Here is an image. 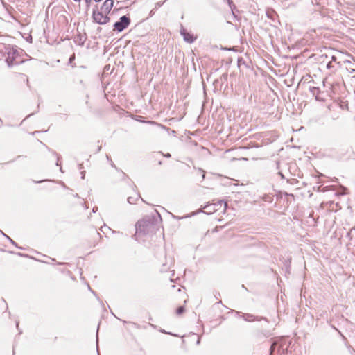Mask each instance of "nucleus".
Masks as SVG:
<instances>
[{"instance_id": "f257e3e1", "label": "nucleus", "mask_w": 355, "mask_h": 355, "mask_svg": "<svg viewBox=\"0 0 355 355\" xmlns=\"http://www.w3.org/2000/svg\"><path fill=\"white\" fill-rule=\"evenodd\" d=\"M157 220L154 217L146 216L136 223L135 236L154 234L158 230Z\"/></svg>"}, {"instance_id": "f03ea898", "label": "nucleus", "mask_w": 355, "mask_h": 355, "mask_svg": "<svg viewBox=\"0 0 355 355\" xmlns=\"http://www.w3.org/2000/svg\"><path fill=\"white\" fill-rule=\"evenodd\" d=\"M1 51L4 53L6 62L9 67L24 62V60L21 58L20 55V53H21L22 51H19L16 46L9 44L6 45L4 44H1Z\"/></svg>"}, {"instance_id": "7ed1b4c3", "label": "nucleus", "mask_w": 355, "mask_h": 355, "mask_svg": "<svg viewBox=\"0 0 355 355\" xmlns=\"http://www.w3.org/2000/svg\"><path fill=\"white\" fill-rule=\"evenodd\" d=\"M224 207V209H225L227 207V203L223 200H219L217 203H213L211 205H208L204 207L205 211H203L205 214H211L214 212L218 211L222 207Z\"/></svg>"}, {"instance_id": "20e7f679", "label": "nucleus", "mask_w": 355, "mask_h": 355, "mask_svg": "<svg viewBox=\"0 0 355 355\" xmlns=\"http://www.w3.org/2000/svg\"><path fill=\"white\" fill-rule=\"evenodd\" d=\"M103 12H100L96 10L95 9L93 10L92 17L94 21L98 24H106L110 21V17L107 16V15H103Z\"/></svg>"}, {"instance_id": "39448f33", "label": "nucleus", "mask_w": 355, "mask_h": 355, "mask_svg": "<svg viewBox=\"0 0 355 355\" xmlns=\"http://www.w3.org/2000/svg\"><path fill=\"white\" fill-rule=\"evenodd\" d=\"M130 24V17L123 15L120 17L119 21H116L114 24V28L119 32L123 31Z\"/></svg>"}, {"instance_id": "423d86ee", "label": "nucleus", "mask_w": 355, "mask_h": 355, "mask_svg": "<svg viewBox=\"0 0 355 355\" xmlns=\"http://www.w3.org/2000/svg\"><path fill=\"white\" fill-rule=\"evenodd\" d=\"M180 33L183 37L184 40L189 44H192L197 39L196 36H194L193 34L187 32L182 24L180 25Z\"/></svg>"}, {"instance_id": "0eeeda50", "label": "nucleus", "mask_w": 355, "mask_h": 355, "mask_svg": "<svg viewBox=\"0 0 355 355\" xmlns=\"http://www.w3.org/2000/svg\"><path fill=\"white\" fill-rule=\"evenodd\" d=\"M114 5L113 0H105L101 6L102 12L107 14L110 12Z\"/></svg>"}, {"instance_id": "6e6552de", "label": "nucleus", "mask_w": 355, "mask_h": 355, "mask_svg": "<svg viewBox=\"0 0 355 355\" xmlns=\"http://www.w3.org/2000/svg\"><path fill=\"white\" fill-rule=\"evenodd\" d=\"M86 39L87 37L85 35L79 33L75 37L74 42L78 45L83 46L85 44V42L86 41Z\"/></svg>"}, {"instance_id": "1a4fd4ad", "label": "nucleus", "mask_w": 355, "mask_h": 355, "mask_svg": "<svg viewBox=\"0 0 355 355\" xmlns=\"http://www.w3.org/2000/svg\"><path fill=\"white\" fill-rule=\"evenodd\" d=\"M311 93L313 94V96H315V98L317 100H319L318 94L320 93V89L318 87H312L309 89Z\"/></svg>"}, {"instance_id": "9d476101", "label": "nucleus", "mask_w": 355, "mask_h": 355, "mask_svg": "<svg viewBox=\"0 0 355 355\" xmlns=\"http://www.w3.org/2000/svg\"><path fill=\"white\" fill-rule=\"evenodd\" d=\"M242 318L245 320V321H253L255 320V317L252 315V314H249V313H245V314H243L242 315Z\"/></svg>"}, {"instance_id": "9b49d317", "label": "nucleus", "mask_w": 355, "mask_h": 355, "mask_svg": "<svg viewBox=\"0 0 355 355\" xmlns=\"http://www.w3.org/2000/svg\"><path fill=\"white\" fill-rule=\"evenodd\" d=\"M262 200L266 202H272L273 201V196L264 194L262 197Z\"/></svg>"}, {"instance_id": "f8f14e48", "label": "nucleus", "mask_w": 355, "mask_h": 355, "mask_svg": "<svg viewBox=\"0 0 355 355\" xmlns=\"http://www.w3.org/2000/svg\"><path fill=\"white\" fill-rule=\"evenodd\" d=\"M140 198L139 194H137V197H132L130 196L128 198V202L130 204H135L137 200H138Z\"/></svg>"}, {"instance_id": "ddd939ff", "label": "nucleus", "mask_w": 355, "mask_h": 355, "mask_svg": "<svg viewBox=\"0 0 355 355\" xmlns=\"http://www.w3.org/2000/svg\"><path fill=\"white\" fill-rule=\"evenodd\" d=\"M184 312V307L183 306H179L176 310V313L180 315Z\"/></svg>"}, {"instance_id": "4468645a", "label": "nucleus", "mask_w": 355, "mask_h": 355, "mask_svg": "<svg viewBox=\"0 0 355 355\" xmlns=\"http://www.w3.org/2000/svg\"><path fill=\"white\" fill-rule=\"evenodd\" d=\"M275 346H276V343H273L270 347V354L273 352V351L275 350Z\"/></svg>"}, {"instance_id": "2eb2a0df", "label": "nucleus", "mask_w": 355, "mask_h": 355, "mask_svg": "<svg viewBox=\"0 0 355 355\" xmlns=\"http://www.w3.org/2000/svg\"><path fill=\"white\" fill-rule=\"evenodd\" d=\"M3 235L8 238V239L10 241V243H11L12 244H13L14 245L17 246L16 243H15V242L12 239H10L9 236H8L7 235H6L5 234H3Z\"/></svg>"}, {"instance_id": "dca6fc26", "label": "nucleus", "mask_w": 355, "mask_h": 355, "mask_svg": "<svg viewBox=\"0 0 355 355\" xmlns=\"http://www.w3.org/2000/svg\"><path fill=\"white\" fill-rule=\"evenodd\" d=\"M334 65L332 64V62H329L327 64V68L329 69H331L332 68H334Z\"/></svg>"}, {"instance_id": "f3484780", "label": "nucleus", "mask_w": 355, "mask_h": 355, "mask_svg": "<svg viewBox=\"0 0 355 355\" xmlns=\"http://www.w3.org/2000/svg\"><path fill=\"white\" fill-rule=\"evenodd\" d=\"M164 2L159 1L155 3V8L161 7L163 5Z\"/></svg>"}, {"instance_id": "a211bd4d", "label": "nucleus", "mask_w": 355, "mask_h": 355, "mask_svg": "<svg viewBox=\"0 0 355 355\" xmlns=\"http://www.w3.org/2000/svg\"><path fill=\"white\" fill-rule=\"evenodd\" d=\"M75 60V54H73L70 58H69V63H71L73 60Z\"/></svg>"}, {"instance_id": "6ab92c4d", "label": "nucleus", "mask_w": 355, "mask_h": 355, "mask_svg": "<svg viewBox=\"0 0 355 355\" xmlns=\"http://www.w3.org/2000/svg\"><path fill=\"white\" fill-rule=\"evenodd\" d=\"M336 60H337L336 57L335 55H332L330 62H336Z\"/></svg>"}, {"instance_id": "aec40b11", "label": "nucleus", "mask_w": 355, "mask_h": 355, "mask_svg": "<svg viewBox=\"0 0 355 355\" xmlns=\"http://www.w3.org/2000/svg\"><path fill=\"white\" fill-rule=\"evenodd\" d=\"M92 1V0H85V3H86L87 6H89L91 4Z\"/></svg>"}, {"instance_id": "412c9836", "label": "nucleus", "mask_w": 355, "mask_h": 355, "mask_svg": "<svg viewBox=\"0 0 355 355\" xmlns=\"http://www.w3.org/2000/svg\"><path fill=\"white\" fill-rule=\"evenodd\" d=\"M85 171H82V172H81V175H82V176H81V178H82L83 179H84V178H85Z\"/></svg>"}, {"instance_id": "4be33fe9", "label": "nucleus", "mask_w": 355, "mask_h": 355, "mask_svg": "<svg viewBox=\"0 0 355 355\" xmlns=\"http://www.w3.org/2000/svg\"><path fill=\"white\" fill-rule=\"evenodd\" d=\"M154 14H155V11H154V10H152L150 12V16H153Z\"/></svg>"}, {"instance_id": "5701e85b", "label": "nucleus", "mask_w": 355, "mask_h": 355, "mask_svg": "<svg viewBox=\"0 0 355 355\" xmlns=\"http://www.w3.org/2000/svg\"><path fill=\"white\" fill-rule=\"evenodd\" d=\"M160 331H161V332H162V333H164V334H171V333H168V332H166V331L165 330H164V329L160 330Z\"/></svg>"}, {"instance_id": "b1692460", "label": "nucleus", "mask_w": 355, "mask_h": 355, "mask_svg": "<svg viewBox=\"0 0 355 355\" xmlns=\"http://www.w3.org/2000/svg\"><path fill=\"white\" fill-rule=\"evenodd\" d=\"M166 157H171V154L170 153H167L164 155Z\"/></svg>"}, {"instance_id": "393cba45", "label": "nucleus", "mask_w": 355, "mask_h": 355, "mask_svg": "<svg viewBox=\"0 0 355 355\" xmlns=\"http://www.w3.org/2000/svg\"><path fill=\"white\" fill-rule=\"evenodd\" d=\"M157 214L158 215V217L161 219L160 214L156 211Z\"/></svg>"}, {"instance_id": "a878e982", "label": "nucleus", "mask_w": 355, "mask_h": 355, "mask_svg": "<svg viewBox=\"0 0 355 355\" xmlns=\"http://www.w3.org/2000/svg\"><path fill=\"white\" fill-rule=\"evenodd\" d=\"M91 291H92V293L94 295H96V293L94 292V290H91Z\"/></svg>"}, {"instance_id": "bb28decb", "label": "nucleus", "mask_w": 355, "mask_h": 355, "mask_svg": "<svg viewBox=\"0 0 355 355\" xmlns=\"http://www.w3.org/2000/svg\"><path fill=\"white\" fill-rule=\"evenodd\" d=\"M82 168H83L82 164H79V169H82Z\"/></svg>"}, {"instance_id": "cd10ccee", "label": "nucleus", "mask_w": 355, "mask_h": 355, "mask_svg": "<svg viewBox=\"0 0 355 355\" xmlns=\"http://www.w3.org/2000/svg\"><path fill=\"white\" fill-rule=\"evenodd\" d=\"M279 174H280V175H281L282 178H284V176L283 175V174H282L281 173H279Z\"/></svg>"}, {"instance_id": "c85d7f7f", "label": "nucleus", "mask_w": 355, "mask_h": 355, "mask_svg": "<svg viewBox=\"0 0 355 355\" xmlns=\"http://www.w3.org/2000/svg\"><path fill=\"white\" fill-rule=\"evenodd\" d=\"M16 326H17V327L18 328V326H19V322H16Z\"/></svg>"}, {"instance_id": "c756f323", "label": "nucleus", "mask_w": 355, "mask_h": 355, "mask_svg": "<svg viewBox=\"0 0 355 355\" xmlns=\"http://www.w3.org/2000/svg\"><path fill=\"white\" fill-rule=\"evenodd\" d=\"M74 1H76V2H80L81 0H73Z\"/></svg>"}, {"instance_id": "7c9ffc66", "label": "nucleus", "mask_w": 355, "mask_h": 355, "mask_svg": "<svg viewBox=\"0 0 355 355\" xmlns=\"http://www.w3.org/2000/svg\"><path fill=\"white\" fill-rule=\"evenodd\" d=\"M96 2H100L101 0H94Z\"/></svg>"}, {"instance_id": "2f4dec72", "label": "nucleus", "mask_w": 355, "mask_h": 355, "mask_svg": "<svg viewBox=\"0 0 355 355\" xmlns=\"http://www.w3.org/2000/svg\"><path fill=\"white\" fill-rule=\"evenodd\" d=\"M267 15H268V17H271V15H269L268 13H267Z\"/></svg>"}, {"instance_id": "473e14b6", "label": "nucleus", "mask_w": 355, "mask_h": 355, "mask_svg": "<svg viewBox=\"0 0 355 355\" xmlns=\"http://www.w3.org/2000/svg\"><path fill=\"white\" fill-rule=\"evenodd\" d=\"M267 15H268V17H271V15H269L268 13H267Z\"/></svg>"}, {"instance_id": "72a5a7b5", "label": "nucleus", "mask_w": 355, "mask_h": 355, "mask_svg": "<svg viewBox=\"0 0 355 355\" xmlns=\"http://www.w3.org/2000/svg\"><path fill=\"white\" fill-rule=\"evenodd\" d=\"M96 342H97V343L98 342V339L96 340Z\"/></svg>"}]
</instances>
